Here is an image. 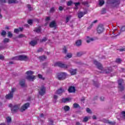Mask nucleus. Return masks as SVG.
Returning <instances> with one entry per match:
<instances>
[{
  "mask_svg": "<svg viewBox=\"0 0 125 125\" xmlns=\"http://www.w3.org/2000/svg\"><path fill=\"white\" fill-rule=\"evenodd\" d=\"M47 57L45 56H42L39 57V60H40V61H43L44 60H45V59H46Z\"/></svg>",
  "mask_w": 125,
  "mask_h": 125,
  "instance_id": "393cba45",
  "label": "nucleus"
},
{
  "mask_svg": "<svg viewBox=\"0 0 125 125\" xmlns=\"http://www.w3.org/2000/svg\"><path fill=\"white\" fill-rule=\"evenodd\" d=\"M88 121V117H85L83 120V123H86V122H87Z\"/></svg>",
  "mask_w": 125,
  "mask_h": 125,
  "instance_id": "e433bc0d",
  "label": "nucleus"
},
{
  "mask_svg": "<svg viewBox=\"0 0 125 125\" xmlns=\"http://www.w3.org/2000/svg\"><path fill=\"white\" fill-rule=\"evenodd\" d=\"M15 91V89L13 88L11 89V91L6 95V99H11L13 98V93Z\"/></svg>",
  "mask_w": 125,
  "mask_h": 125,
  "instance_id": "423d86ee",
  "label": "nucleus"
},
{
  "mask_svg": "<svg viewBox=\"0 0 125 125\" xmlns=\"http://www.w3.org/2000/svg\"><path fill=\"white\" fill-rule=\"evenodd\" d=\"M84 54H85V52H78L77 53V56L78 57H81V56H82V55H83Z\"/></svg>",
  "mask_w": 125,
  "mask_h": 125,
  "instance_id": "5701e85b",
  "label": "nucleus"
},
{
  "mask_svg": "<svg viewBox=\"0 0 125 125\" xmlns=\"http://www.w3.org/2000/svg\"><path fill=\"white\" fill-rule=\"evenodd\" d=\"M108 125H114L116 124V122H110L108 121V123H107Z\"/></svg>",
  "mask_w": 125,
  "mask_h": 125,
  "instance_id": "09e8293b",
  "label": "nucleus"
},
{
  "mask_svg": "<svg viewBox=\"0 0 125 125\" xmlns=\"http://www.w3.org/2000/svg\"><path fill=\"white\" fill-rule=\"evenodd\" d=\"M58 98V96L57 95H54V99H55L56 100Z\"/></svg>",
  "mask_w": 125,
  "mask_h": 125,
  "instance_id": "338daca9",
  "label": "nucleus"
},
{
  "mask_svg": "<svg viewBox=\"0 0 125 125\" xmlns=\"http://www.w3.org/2000/svg\"><path fill=\"white\" fill-rule=\"evenodd\" d=\"M68 90L70 93L76 92V88L73 86H71L69 87Z\"/></svg>",
  "mask_w": 125,
  "mask_h": 125,
  "instance_id": "2eb2a0df",
  "label": "nucleus"
},
{
  "mask_svg": "<svg viewBox=\"0 0 125 125\" xmlns=\"http://www.w3.org/2000/svg\"><path fill=\"white\" fill-rule=\"evenodd\" d=\"M20 85L21 87H26V81L25 80H22L20 82Z\"/></svg>",
  "mask_w": 125,
  "mask_h": 125,
  "instance_id": "dca6fc26",
  "label": "nucleus"
},
{
  "mask_svg": "<svg viewBox=\"0 0 125 125\" xmlns=\"http://www.w3.org/2000/svg\"><path fill=\"white\" fill-rule=\"evenodd\" d=\"M8 3H18V1L17 0H8Z\"/></svg>",
  "mask_w": 125,
  "mask_h": 125,
  "instance_id": "b1692460",
  "label": "nucleus"
},
{
  "mask_svg": "<svg viewBox=\"0 0 125 125\" xmlns=\"http://www.w3.org/2000/svg\"><path fill=\"white\" fill-rule=\"evenodd\" d=\"M121 61H122V60H121V59H117L116 60V62L117 63H121Z\"/></svg>",
  "mask_w": 125,
  "mask_h": 125,
  "instance_id": "052dcab7",
  "label": "nucleus"
},
{
  "mask_svg": "<svg viewBox=\"0 0 125 125\" xmlns=\"http://www.w3.org/2000/svg\"><path fill=\"white\" fill-rule=\"evenodd\" d=\"M121 32H125V25H123L120 29Z\"/></svg>",
  "mask_w": 125,
  "mask_h": 125,
  "instance_id": "37998d69",
  "label": "nucleus"
},
{
  "mask_svg": "<svg viewBox=\"0 0 125 125\" xmlns=\"http://www.w3.org/2000/svg\"><path fill=\"white\" fill-rule=\"evenodd\" d=\"M11 60H17V61H20L19 56L13 57L11 59Z\"/></svg>",
  "mask_w": 125,
  "mask_h": 125,
  "instance_id": "7c9ffc66",
  "label": "nucleus"
},
{
  "mask_svg": "<svg viewBox=\"0 0 125 125\" xmlns=\"http://www.w3.org/2000/svg\"><path fill=\"white\" fill-rule=\"evenodd\" d=\"M13 35L12 34L11 32H10V31L8 32V38H11L12 37H13Z\"/></svg>",
  "mask_w": 125,
  "mask_h": 125,
  "instance_id": "a19ab883",
  "label": "nucleus"
},
{
  "mask_svg": "<svg viewBox=\"0 0 125 125\" xmlns=\"http://www.w3.org/2000/svg\"><path fill=\"white\" fill-rule=\"evenodd\" d=\"M104 3H105L104 0H99V5H100L101 6H102V5H103V4H104Z\"/></svg>",
  "mask_w": 125,
  "mask_h": 125,
  "instance_id": "cd10ccee",
  "label": "nucleus"
},
{
  "mask_svg": "<svg viewBox=\"0 0 125 125\" xmlns=\"http://www.w3.org/2000/svg\"><path fill=\"white\" fill-rule=\"evenodd\" d=\"M47 41V38L46 37H44L42 39L40 40L41 42H44Z\"/></svg>",
  "mask_w": 125,
  "mask_h": 125,
  "instance_id": "f704fd0d",
  "label": "nucleus"
},
{
  "mask_svg": "<svg viewBox=\"0 0 125 125\" xmlns=\"http://www.w3.org/2000/svg\"><path fill=\"white\" fill-rule=\"evenodd\" d=\"M4 59V56H2V55H0V60H3Z\"/></svg>",
  "mask_w": 125,
  "mask_h": 125,
  "instance_id": "e2e57ef3",
  "label": "nucleus"
},
{
  "mask_svg": "<svg viewBox=\"0 0 125 125\" xmlns=\"http://www.w3.org/2000/svg\"><path fill=\"white\" fill-rule=\"evenodd\" d=\"M20 30L19 29H14V33H16V34H18V33H19Z\"/></svg>",
  "mask_w": 125,
  "mask_h": 125,
  "instance_id": "680f3d73",
  "label": "nucleus"
},
{
  "mask_svg": "<svg viewBox=\"0 0 125 125\" xmlns=\"http://www.w3.org/2000/svg\"><path fill=\"white\" fill-rule=\"evenodd\" d=\"M112 72V68H107L106 69H104L103 73H105V74H109V73H111Z\"/></svg>",
  "mask_w": 125,
  "mask_h": 125,
  "instance_id": "a211bd4d",
  "label": "nucleus"
},
{
  "mask_svg": "<svg viewBox=\"0 0 125 125\" xmlns=\"http://www.w3.org/2000/svg\"><path fill=\"white\" fill-rule=\"evenodd\" d=\"M3 42L4 43H6V42H9V39L5 38Z\"/></svg>",
  "mask_w": 125,
  "mask_h": 125,
  "instance_id": "79ce46f5",
  "label": "nucleus"
},
{
  "mask_svg": "<svg viewBox=\"0 0 125 125\" xmlns=\"http://www.w3.org/2000/svg\"><path fill=\"white\" fill-rule=\"evenodd\" d=\"M1 35L3 37H4V36H5V35H6V31H5L4 30H2V32L1 33Z\"/></svg>",
  "mask_w": 125,
  "mask_h": 125,
  "instance_id": "a18cd8bd",
  "label": "nucleus"
},
{
  "mask_svg": "<svg viewBox=\"0 0 125 125\" xmlns=\"http://www.w3.org/2000/svg\"><path fill=\"white\" fill-rule=\"evenodd\" d=\"M76 44L77 46H81L82 45V40H77Z\"/></svg>",
  "mask_w": 125,
  "mask_h": 125,
  "instance_id": "a878e982",
  "label": "nucleus"
},
{
  "mask_svg": "<svg viewBox=\"0 0 125 125\" xmlns=\"http://www.w3.org/2000/svg\"><path fill=\"white\" fill-rule=\"evenodd\" d=\"M94 64L97 66L98 69L99 70H101V71H103V67L102 66V64L100 63V62H97L96 60H94Z\"/></svg>",
  "mask_w": 125,
  "mask_h": 125,
  "instance_id": "6e6552de",
  "label": "nucleus"
},
{
  "mask_svg": "<svg viewBox=\"0 0 125 125\" xmlns=\"http://www.w3.org/2000/svg\"><path fill=\"white\" fill-rule=\"evenodd\" d=\"M73 107L74 108H79V107H80V105H79V104H73Z\"/></svg>",
  "mask_w": 125,
  "mask_h": 125,
  "instance_id": "de8ad7c7",
  "label": "nucleus"
},
{
  "mask_svg": "<svg viewBox=\"0 0 125 125\" xmlns=\"http://www.w3.org/2000/svg\"><path fill=\"white\" fill-rule=\"evenodd\" d=\"M54 66L55 67L58 66L60 68H63L64 69H68V68L70 67V65L65 64L64 63H62L61 62H57L54 64Z\"/></svg>",
  "mask_w": 125,
  "mask_h": 125,
  "instance_id": "f257e3e1",
  "label": "nucleus"
},
{
  "mask_svg": "<svg viewBox=\"0 0 125 125\" xmlns=\"http://www.w3.org/2000/svg\"><path fill=\"white\" fill-rule=\"evenodd\" d=\"M38 41H37V40H33L29 42V44L31 45V46H35V45H36Z\"/></svg>",
  "mask_w": 125,
  "mask_h": 125,
  "instance_id": "6ab92c4d",
  "label": "nucleus"
},
{
  "mask_svg": "<svg viewBox=\"0 0 125 125\" xmlns=\"http://www.w3.org/2000/svg\"><path fill=\"white\" fill-rule=\"evenodd\" d=\"M86 38H87L86 42H87V43H89L90 42H93V41H94V39L93 38H90L89 36H87Z\"/></svg>",
  "mask_w": 125,
  "mask_h": 125,
  "instance_id": "4be33fe9",
  "label": "nucleus"
},
{
  "mask_svg": "<svg viewBox=\"0 0 125 125\" xmlns=\"http://www.w3.org/2000/svg\"><path fill=\"white\" fill-rule=\"evenodd\" d=\"M77 69H74L71 68L69 70V72L71 74V76H74V75H76V74H77Z\"/></svg>",
  "mask_w": 125,
  "mask_h": 125,
  "instance_id": "f3484780",
  "label": "nucleus"
},
{
  "mask_svg": "<svg viewBox=\"0 0 125 125\" xmlns=\"http://www.w3.org/2000/svg\"><path fill=\"white\" fill-rule=\"evenodd\" d=\"M67 77V73L65 72H60L57 74V78L59 81H64Z\"/></svg>",
  "mask_w": 125,
  "mask_h": 125,
  "instance_id": "f03ea898",
  "label": "nucleus"
},
{
  "mask_svg": "<svg viewBox=\"0 0 125 125\" xmlns=\"http://www.w3.org/2000/svg\"><path fill=\"white\" fill-rule=\"evenodd\" d=\"M64 91L65 90H64V89L61 87L57 91V94H61L62 93H63V92H64Z\"/></svg>",
  "mask_w": 125,
  "mask_h": 125,
  "instance_id": "412c9836",
  "label": "nucleus"
},
{
  "mask_svg": "<svg viewBox=\"0 0 125 125\" xmlns=\"http://www.w3.org/2000/svg\"><path fill=\"white\" fill-rule=\"evenodd\" d=\"M17 38L19 39H21L22 38H26V36L24 34H20L17 37Z\"/></svg>",
  "mask_w": 125,
  "mask_h": 125,
  "instance_id": "c756f323",
  "label": "nucleus"
},
{
  "mask_svg": "<svg viewBox=\"0 0 125 125\" xmlns=\"http://www.w3.org/2000/svg\"><path fill=\"white\" fill-rule=\"evenodd\" d=\"M26 74L29 76V75H33L34 74V72L31 70H29L26 72Z\"/></svg>",
  "mask_w": 125,
  "mask_h": 125,
  "instance_id": "2f4dec72",
  "label": "nucleus"
},
{
  "mask_svg": "<svg viewBox=\"0 0 125 125\" xmlns=\"http://www.w3.org/2000/svg\"><path fill=\"white\" fill-rule=\"evenodd\" d=\"M20 61H27L28 60V57L25 55H19Z\"/></svg>",
  "mask_w": 125,
  "mask_h": 125,
  "instance_id": "9d476101",
  "label": "nucleus"
},
{
  "mask_svg": "<svg viewBox=\"0 0 125 125\" xmlns=\"http://www.w3.org/2000/svg\"><path fill=\"white\" fill-rule=\"evenodd\" d=\"M62 51H63V53H64V54H66V53H67V52L68 51L67 50V48H66V46H64L63 48Z\"/></svg>",
  "mask_w": 125,
  "mask_h": 125,
  "instance_id": "c9c22d12",
  "label": "nucleus"
},
{
  "mask_svg": "<svg viewBox=\"0 0 125 125\" xmlns=\"http://www.w3.org/2000/svg\"><path fill=\"white\" fill-rule=\"evenodd\" d=\"M46 88L44 86H42L41 88L38 89L39 94L41 96H43L45 94Z\"/></svg>",
  "mask_w": 125,
  "mask_h": 125,
  "instance_id": "39448f33",
  "label": "nucleus"
},
{
  "mask_svg": "<svg viewBox=\"0 0 125 125\" xmlns=\"http://www.w3.org/2000/svg\"><path fill=\"white\" fill-rule=\"evenodd\" d=\"M123 79H120L118 80V83L119 85L118 87L121 91H123V90H125V87L123 85Z\"/></svg>",
  "mask_w": 125,
  "mask_h": 125,
  "instance_id": "0eeeda50",
  "label": "nucleus"
},
{
  "mask_svg": "<svg viewBox=\"0 0 125 125\" xmlns=\"http://www.w3.org/2000/svg\"><path fill=\"white\" fill-rule=\"evenodd\" d=\"M100 99L101 101H104V100H105V98H104V97H101Z\"/></svg>",
  "mask_w": 125,
  "mask_h": 125,
  "instance_id": "0e129e2a",
  "label": "nucleus"
},
{
  "mask_svg": "<svg viewBox=\"0 0 125 125\" xmlns=\"http://www.w3.org/2000/svg\"><path fill=\"white\" fill-rule=\"evenodd\" d=\"M121 117L125 120V111H122L121 112Z\"/></svg>",
  "mask_w": 125,
  "mask_h": 125,
  "instance_id": "4c0bfd02",
  "label": "nucleus"
},
{
  "mask_svg": "<svg viewBox=\"0 0 125 125\" xmlns=\"http://www.w3.org/2000/svg\"><path fill=\"white\" fill-rule=\"evenodd\" d=\"M81 3L80 2H77V3H74V4H75V6H78V5H80Z\"/></svg>",
  "mask_w": 125,
  "mask_h": 125,
  "instance_id": "774afa93",
  "label": "nucleus"
},
{
  "mask_svg": "<svg viewBox=\"0 0 125 125\" xmlns=\"http://www.w3.org/2000/svg\"><path fill=\"white\" fill-rule=\"evenodd\" d=\"M97 32L98 34H102L104 32V25L102 24H100L97 28Z\"/></svg>",
  "mask_w": 125,
  "mask_h": 125,
  "instance_id": "20e7f679",
  "label": "nucleus"
},
{
  "mask_svg": "<svg viewBox=\"0 0 125 125\" xmlns=\"http://www.w3.org/2000/svg\"><path fill=\"white\" fill-rule=\"evenodd\" d=\"M54 11H55V7L51 8V9L50 10V12H54Z\"/></svg>",
  "mask_w": 125,
  "mask_h": 125,
  "instance_id": "4d7b16f0",
  "label": "nucleus"
},
{
  "mask_svg": "<svg viewBox=\"0 0 125 125\" xmlns=\"http://www.w3.org/2000/svg\"><path fill=\"white\" fill-rule=\"evenodd\" d=\"M49 27L50 28H54V29H56V22L55 21H52L49 24Z\"/></svg>",
  "mask_w": 125,
  "mask_h": 125,
  "instance_id": "4468645a",
  "label": "nucleus"
},
{
  "mask_svg": "<svg viewBox=\"0 0 125 125\" xmlns=\"http://www.w3.org/2000/svg\"><path fill=\"white\" fill-rule=\"evenodd\" d=\"M59 10H60V11H62V10H63V7L62 6H60L59 7Z\"/></svg>",
  "mask_w": 125,
  "mask_h": 125,
  "instance_id": "69168bd1",
  "label": "nucleus"
},
{
  "mask_svg": "<svg viewBox=\"0 0 125 125\" xmlns=\"http://www.w3.org/2000/svg\"><path fill=\"white\" fill-rule=\"evenodd\" d=\"M93 83H94V85H95V86H96L97 87H98V86L99 85V83L95 81H94Z\"/></svg>",
  "mask_w": 125,
  "mask_h": 125,
  "instance_id": "49530a36",
  "label": "nucleus"
},
{
  "mask_svg": "<svg viewBox=\"0 0 125 125\" xmlns=\"http://www.w3.org/2000/svg\"><path fill=\"white\" fill-rule=\"evenodd\" d=\"M103 123H104V124H108L109 120H107L106 119H103Z\"/></svg>",
  "mask_w": 125,
  "mask_h": 125,
  "instance_id": "bf43d9fd",
  "label": "nucleus"
},
{
  "mask_svg": "<svg viewBox=\"0 0 125 125\" xmlns=\"http://www.w3.org/2000/svg\"><path fill=\"white\" fill-rule=\"evenodd\" d=\"M27 8L29 9V10H33V8H32L31 5H27Z\"/></svg>",
  "mask_w": 125,
  "mask_h": 125,
  "instance_id": "864d4df0",
  "label": "nucleus"
},
{
  "mask_svg": "<svg viewBox=\"0 0 125 125\" xmlns=\"http://www.w3.org/2000/svg\"><path fill=\"white\" fill-rule=\"evenodd\" d=\"M85 14H87V10L84 12H80L78 13V18H82V17H83V16L85 15Z\"/></svg>",
  "mask_w": 125,
  "mask_h": 125,
  "instance_id": "f8f14e48",
  "label": "nucleus"
},
{
  "mask_svg": "<svg viewBox=\"0 0 125 125\" xmlns=\"http://www.w3.org/2000/svg\"><path fill=\"white\" fill-rule=\"evenodd\" d=\"M49 124L50 125H53V120L50 119L49 120Z\"/></svg>",
  "mask_w": 125,
  "mask_h": 125,
  "instance_id": "603ef678",
  "label": "nucleus"
},
{
  "mask_svg": "<svg viewBox=\"0 0 125 125\" xmlns=\"http://www.w3.org/2000/svg\"><path fill=\"white\" fill-rule=\"evenodd\" d=\"M27 80L28 81H31L32 82H34V80L36 79V76L34 75H28L26 78Z\"/></svg>",
  "mask_w": 125,
  "mask_h": 125,
  "instance_id": "ddd939ff",
  "label": "nucleus"
},
{
  "mask_svg": "<svg viewBox=\"0 0 125 125\" xmlns=\"http://www.w3.org/2000/svg\"><path fill=\"white\" fill-rule=\"evenodd\" d=\"M121 0H108L107 3L111 4L112 6H117L120 4Z\"/></svg>",
  "mask_w": 125,
  "mask_h": 125,
  "instance_id": "7ed1b4c3",
  "label": "nucleus"
},
{
  "mask_svg": "<svg viewBox=\"0 0 125 125\" xmlns=\"http://www.w3.org/2000/svg\"><path fill=\"white\" fill-rule=\"evenodd\" d=\"M28 24H29V25H32L33 24V21L32 20H29L27 21Z\"/></svg>",
  "mask_w": 125,
  "mask_h": 125,
  "instance_id": "3c124183",
  "label": "nucleus"
},
{
  "mask_svg": "<svg viewBox=\"0 0 125 125\" xmlns=\"http://www.w3.org/2000/svg\"><path fill=\"white\" fill-rule=\"evenodd\" d=\"M29 106H30V104L29 103H26L23 105H22L21 108V109H20L21 112H24L25 110H26V109H28Z\"/></svg>",
  "mask_w": 125,
  "mask_h": 125,
  "instance_id": "1a4fd4ad",
  "label": "nucleus"
},
{
  "mask_svg": "<svg viewBox=\"0 0 125 125\" xmlns=\"http://www.w3.org/2000/svg\"><path fill=\"white\" fill-rule=\"evenodd\" d=\"M101 13L102 14H105V13H106V8H103Z\"/></svg>",
  "mask_w": 125,
  "mask_h": 125,
  "instance_id": "c03bdc74",
  "label": "nucleus"
},
{
  "mask_svg": "<svg viewBox=\"0 0 125 125\" xmlns=\"http://www.w3.org/2000/svg\"><path fill=\"white\" fill-rule=\"evenodd\" d=\"M34 32H36V33L39 34V33H41V32H42V28H41V27L35 28L34 29Z\"/></svg>",
  "mask_w": 125,
  "mask_h": 125,
  "instance_id": "aec40b11",
  "label": "nucleus"
},
{
  "mask_svg": "<svg viewBox=\"0 0 125 125\" xmlns=\"http://www.w3.org/2000/svg\"><path fill=\"white\" fill-rule=\"evenodd\" d=\"M72 17V16H69L66 18V22L68 23L69 21H70V19H71V18Z\"/></svg>",
  "mask_w": 125,
  "mask_h": 125,
  "instance_id": "58836bf2",
  "label": "nucleus"
},
{
  "mask_svg": "<svg viewBox=\"0 0 125 125\" xmlns=\"http://www.w3.org/2000/svg\"><path fill=\"white\" fill-rule=\"evenodd\" d=\"M6 0H0V3H6Z\"/></svg>",
  "mask_w": 125,
  "mask_h": 125,
  "instance_id": "13d9d810",
  "label": "nucleus"
},
{
  "mask_svg": "<svg viewBox=\"0 0 125 125\" xmlns=\"http://www.w3.org/2000/svg\"><path fill=\"white\" fill-rule=\"evenodd\" d=\"M86 111L87 113H88L89 114H90V113H91V110L89 108H87L86 109Z\"/></svg>",
  "mask_w": 125,
  "mask_h": 125,
  "instance_id": "5fc2aeb1",
  "label": "nucleus"
},
{
  "mask_svg": "<svg viewBox=\"0 0 125 125\" xmlns=\"http://www.w3.org/2000/svg\"><path fill=\"white\" fill-rule=\"evenodd\" d=\"M118 50L121 52L125 51V47H123L120 49H119Z\"/></svg>",
  "mask_w": 125,
  "mask_h": 125,
  "instance_id": "6e6d98bb",
  "label": "nucleus"
},
{
  "mask_svg": "<svg viewBox=\"0 0 125 125\" xmlns=\"http://www.w3.org/2000/svg\"><path fill=\"white\" fill-rule=\"evenodd\" d=\"M65 58H72V54L71 53H68L66 55V56L65 57Z\"/></svg>",
  "mask_w": 125,
  "mask_h": 125,
  "instance_id": "ea45409f",
  "label": "nucleus"
},
{
  "mask_svg": "<svg viewBox=\"0 0 125 125\" xmlns=\"http://www.w3.org/2000/svg\"><path fill=\"white\" fill-rule=\"evenodd\" d=\"M19 109V107L17 105H14L12 107L11 110L12 113H16L17 112V110Z\"/></svg>",
  "mask_w": 125,
  "mask_h": 125,
  "instance_id": "9b49d317",
  "label": "nucleus"
},
{
  "mask_svg": "<svg viewBox=\"0 0 125 125\" xmlns=\"http://www.w3.org/2000/svg\"><path fill=\"white\" fill-rule=\"evenodd\" d=\"M6 122L7 124H9L10 123H11V117H8L6 118Z\"/></svg>",
  "mask_w": 125,
  "mask_h": 125,
  "instance_id": "c85d7f7f",
  "label": "nucleus"
},
{
  "mask_svg": "<svg viewBox=\"0 0 125 125\" xmlns=\"http://www.w3.org/2000/svg\"><path fill=\"white\" fill-rule=\"evenodd\" d=\"M64 111H69V110H70V107L68 105H65L64 107Z\"/></svg>",
  "mask_w": 125,
  "mask_h": 125,
  "instance_id": "473e14b6",
  "label": "nucleus"
},
{
  "mask_svg": "<svg viewBox=\"0 0 125 125\" xmlns=\"http://www.w3.org/2000/svg\"><path fill=\"white\" fill-rule=\"evenodd\" d=\"M72 3H73V1H69L68 2H67V5L68 6H71V5H72Z\"/></svg>",
  "mask_w": 125,
  "mask_h": 125,
  "instance_id": "8fccbe9b",
  "label": "nucleus"
},
{
  "mask_svg": "<svg viewBox=\"0 0 125 125\" xmlns=\"http://www.w3.org/2000/svg\"><path fill=\"white\" fill-rule=\"evenodd\" d=\"M43 51V49L42 48H39L37 51V53H40V52H42Z\"/></svg>",
  "mask_w": 125,
  "mask_h": 125,
  "instance_id": "72a5a7b5",
  "label": "nucleus"
},
{
  "mask_svg": "<svg viewBox=\"0 0 125 125\" xmlns=\"http://www.w3.org/2000/svg\"><path fill=\"white\" fill-rule=\"evenodd\" d=\"M70 101V98H62V102H63V103H66V102H68V101Z\"/></svg>",
  "mask_w": 125,
  "mask_h": 125,
  "instance_id": "bb28decb",
  "label": "nucleus"
}]
</instances>
